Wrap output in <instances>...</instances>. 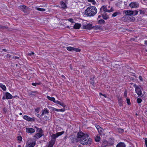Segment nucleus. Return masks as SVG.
Instances as JSON below:
<instances>
[{
    "label": "nucleus",
    "mask_w": 147,
    "mask_h": 147,
    "mask_svg": "<svg viewBox=\"0 0 147 147\" xmlns=\"http://www.w3.org/2000/svg\"><path fill=\"white\" fill-rule=\"evenodd\" d=\"M123 14H124L125 16H130L132 15L133 13V12L131 10H124L123 11Z\"/></svg>",
    "instance_id": "9b49d317"
},
{
    "label": "nucleus",
    "mask_w": 147,
    "mask_h": 147,
    "mask_svg": "<svg viewBox=\"0 0 147 147\" xmlns=\"http://www.w3.org/2000/svg\"><path fill=\"white\" fill-rule=\"evenodd\" d=\"M117 129L120 133H121L124 131L123 129L120 128H117Z\"/></svg>",
    "instance_id": "4c0bfd02"
},
{
    "label": "nucleus",
    "mask_w": 147,
    "mask_h": 147,
    "mask_svg": "<svg viewBox=\"0 0 147 147\" xmlns=\"http://www.w3.org/2000/svg\"><path fill=\"white\" fill-rule=\"evenodd\" d=\"M0 87L3 91H5L6 90V88L5 86L1 83H0Z\"/></svg>",
    "instance_id": "bb28decb"
},
{
    "label": "nucleus",
    "mask_w": 147,
    "mask_h": 147,
    "mask_svg": "<svg viewBox=\"0 0 147 147\" xmlns=\"http://www.w3.org/2000/svg\"><path fill=\"white\" fill-rule=\"evenodd\" d=\"M126 100H127V103L128 105H129L131 104L130 99L129 98H127Z\"/></svg>",
    "instance_id": "37998d69"
},
{
    "label": "nucleus",
    "mask_w": 147,
    "mask_h": 147,
    "mask_svg": "<svg viewBox=\"0 0 147 147\" xmlns=\"http://www.w3.org/2000/svg\"><path fill=\"white\" fill-rule=\"evenodd\" d=\"M26 144L27 145V147H34V146L36 144V142L31 140H29Z\"/></svg>",
    "instance_id": "0eeeda50"
},
{
    "label": "nucleus",
    "mask_w": 147,
    "mask_h": 147,
    "mask_svg": "<svg viewBox=\"0 0 147 147\" xmlns=\"http://www.w3.org/2000/svg\"><path fill=\"white\" fill-rule=\"evenodd\" d=\"M113 11V9L112 8H111L109 10H108L107 6L106 5H103L102 6L100 9V11L99 13L100 14H102V13H106V12H111Z\"/></svg>",
    "instance_id": "7ed1b4c3"
},
{
    "label": "nucleus",
    "mask_w": 147,
    "mask_h": 147,
    "mask_svg": "<svg viewBox=\"0 0 147 147\" xmlns=\"http://www.w3.org/2000/svg\"><path fill=\"white\" fill-rule=\"evenodd\" d=\"M118 103L120 106H122L123 105V101L122 97H121L118 98Z\"/></svg>",
    "instance_id": "aec40b11"
},
{
    "label": "nucleus",
    "mask_w": 147,
    "mask_h": 147,
    "mask_svg": "<svg viewBox=\"0 0 147 147\" xmlns=\"http://www.w3.org/2000/svg\"><path fill=\"white\" fill-rule=\"evenodd\" d=\"M145 141L146 147H147V138H145Z\"/></svg>",
    "instance_id": "680f3d73"
},
{
    "label": "nucleus",
    "mask_w": 147,
    "mask_h": 147,
    "mask_svg": "<svg viewBox=\"0 0 147 147\" xmlns=\"http://www.w3.org/2000/svg\"><path fill=\"white\" fill-rule=\"evenodd\" d=\"M137 102L138 103H140L142 101L141 98H138L137 99Z\"/></svg>",
    "instance_id": "a18cd8bd"
},
{
    "label": "nucleus",
    "mask_w": 147,
    "mask_h": 147,
    "mask_svg": "<svg viewBox=\"0 0 147 147\" xmlns=\"http://www.w3.org/2000/svg\"><path fill=\"white\" fill-rule=\"evenodd\" d=\"M47 98L49 100L52 101L53 102H54L55 101V99L54 97H51L50 96H47Z\"/></svg>",
    "instance_id": "7c9ffc66"
},
{
    "label": "nucleus",
    "mask_w": 147,
    "mask_h": 147,
    "mask_svg": "<svg viewBox=\"0 0 147 147\" xmlns=\"http://www.w3.org/2000/svg\"><path fill=\"white\" fill-rule=\"evenodd\" d=\"M94 77L93 78V79H91L90 80L91 83L92 85L93 86H94L95 85V83L94 81Z\"/></svg>",
    "instance_id": "58836bf2"
},
{
    "label": "nucleus",
    "mask_w": 147,
    "mask_h": 147,
    "mask_svg": "<svg viewBox=\"0 0 147 147\" xmlns=\"http://www.w3.org/2000/svg\"><path fill=\"white\" fill-rule=\"evenodd\" d=\"M101 147H106L108 146V142L107 140H104L102 142L101 144Z\"/></svg>",
    "instance_id": "f3484780"
},
{
    "label": "nucleus",
    "mask_w": 147,
    "mask_h": 147,
    "mask_svg": "<svg viewBox=\"0 0 147 147\" xmlns=\"http://www.w3.org/2000/svg\"><path fill=\"white\" fill-rule=\"evenodd\" d=\"M65 109H59V111H61L63 112L65 111Z\"/></svg>",
    "instance_id": "4d7b16f0"
},
{
    "label": "nucleus",
    "mask_w": 147,
    "mask_h": 147,
    "mask_svg": "<svg viewBox=\"0 0 147 147\" xmlns=\"http://www.w3.org/2000/svg\"><path fill=\"white\" fill-rule=\"evenodd\" d=\"M36 131L38 132L39 133H42V130L41 128H38V129L36 130Z\"/></svg>",
    "instance_id": "79ce46f5"
},
{
    "label": "nucleus",
    "mask_w": 147,
    "mask_h": 147,
    "mask_svg": "<svg viewBox=\"0 0 147 147\" xmlns=\"http://www.w3.org/2000/svg\"><path fill=\"white\" fill-rule=\"evenodd\" d=\"M139 80L141 81H143V79L142 78V76H140L139 77Z\"/></svg>",
    "instance_id": "13d9d810"
},
{
    "label": "nucleus",
    "mask_w": 147,
    "mask_h": 147,
    "mask_svg": "<svg viewBox=\"0 0 147 147\" xmlns=\"http://www.w3.org/2000/svg\"><path fill=\"white\" fill-rule=\"evenodd\" d=\"M82 28L83 29H86L88 30H90L93 28L92 24L90 23L87 24L86 25H83Z\"/></svg>",
    "instance_id": "1a4fd4ad"
},
{
    "label": "nucleus",
    "mask_w": 147,
    "mask_h": 147,
    "mask_svg": "<svg viewBox=\"0 0 147 147\" xmlns=\"http://www.w3.org/2000/svg\"><path fill=\"white\" fill-rule=\"evenodd\" d=\"M37 117H41L42 116H41V115H40L39 114H37Z\"/></svg>",
    "instance_id": "e2e57ef3"
},
{
    "label": "nucleus",
    "mask_w": 147,
    "mask_h": 147,
    "mask_svg": "<svg viewBox=\"0 0 147 147\" xmlns=\"http://www.w3.org/2000/svg\"><path fill=\"white\" fill-rule=\"evenodd\" d=\"M94 0H88V1L89 2H93Z\"/></svg>",
    "instance_id": "69168bd1"
},
{
    "label": "nucleus",
    "mask_w": 147,
    "mask_h": 147,
    "mask_svg": "<svg viewBox=\"0 0 147 147\" xmlns=\"http://www.w3.org/2000/svg\"><path fill=\"white\" fill-rule=\"evenodd\" d=\"M98 23L99 24H105V21L103 19H100L98 21Z\"/></svg>",
    "instance_id": "c85d7f7f"
},
{
    "label": "nucleus",
    "mask_w": 147,
    "mask_h": 147,
    "mask_svg": "<svg viewBox=\"0 0 147 147\" xmlns=\"http://www.w3.org/2000/svg\"><path fill=\"white\" fill-rule=\"evenodd\" d=\"M55 141L53 140H51L49 142L47 146L48 147H53L55 144Z\"/></svg>",
    "instance_id": "2eb2a0df"
},
{
    "label": "nucleus",
    "mask_w": 147,
    "mask_h": 147,
    "mask_svg": "<svg viewBox=\"0 0 147 147\" xmlns=\"http://www.w3.org/2000/svg\"><path fill=\"white\" fill-rule=\"evenodd\" d=\"M99 94L100 95H102V96H104L105 97V98H107V97L106 96V95L105 94H102V93L100 92L99 93Z\"/></svg>",
    "instance_id": "864d4df0"
},
{
    "label": "nucleus",
    "mask_w": 147,
    "mask_h": 147,
    "mask_svg": "<svg viewBox=\"0 0 147 147\" xmlns=\"http://www.w3.org/2000/svg\"><path fill=\"white\" fill-rule=\"evenodd\" d=\"M60 4L61 6V8H62L65 9L67 8V5L63 1H61L60 3Z\"/></svg>",
    "instance_id": "6ab92c4d"
},
{
    "label": "nucleus",
    "mask_w": 147,
    "mask_h": 147,
    "mask_svg": "<svg viewBox=\"0 0 147 147\" xmlns=\"http://www.w3.org/2000/svg\"><path fill=\"white\" fill-rule=\"evenodd\" d=\"M81 51L80 49H78V48H76L74 47V51H76V52H80Z\"/></svg>",
    "instance_id": "c03bdc74"
},
{
    "label": "nucleus",
    "mask_w": 147,
    "mask_h": 147,
    "mask_svg": "<svg viewBox=\"0 0 147 147\" xmlns=\"http://www.w3.org/2000/svg\"><path fill=\"white\" fill-rule=\"evenodd\" d=\"M114 140L113 138H109L108 142V146L113 145L114 144Z\"/></svg>",
    "instance_id": "ddd939ff"
},
{
    "label": "nucleus",
    "mask_w": 147,
    "mask_h": 147,
    "mask_svg": "<svg viewBox=\"0 0 147 147\" xmlns=\"http://www.w3.org/2000/svg\"><path fill=\"white\" fill-rule=\"evenodd\" d=\"M139 6V4L137 2H131L129 5V6L131 8H137Z\"/></svg>",
    "instance_id": "423d86ee"
},
{
    "label": "nucleus",
    "mask_w": 147,
    "mask_h": 147,
    "mask_svg": "<svg viewBox=\"0 0 147 147\" xmlns=\"http://www.w3.org/2000/svg\"><path fill=\"white\" fill-rule=\"evenodd\" d=\"M77 137L79 139L80 143L83 145L90 146L92 143V139L89 138V135L82 131L78 132Z\"/></svg>",
    "instance_id": "f257e3e1"
},
{
    "label": "nucleus",
    "mask_w": 147,
    "mask_h": 147,
    "mask_svg": "<svg viewBox=\"0 0 147 147\" xmlns=\"http://www.w3.org/2000/svg\"><path fill=\"white\" fill-rule=\"evenodd\" d=\"M95 126L99 132V129H102L98 125H96Z\"/></svg>",
    "instance_id": "ea45409f"
},
{
    "label": "nucleus",
    "mask_w": 147,
    "mask_h": 147,
    "mask_svg": "<svg viewBox=\"0 0 147 147\" xmlns=\"http://www.w3.org/2000/svg\"><path fill=\"white\" fill-rule=\"evenodd\" d=\"M69 138L71 142L73 143H76L79 141V139L74 135H71L69 136Z\"/></svg>",
    "instance_id": "39448f33"
},
{
    "label": "nucleus",
    "mask_w": 147,
    "mask_h": 147,
    "mask_svg": "<svg viewBox=\"0 0 147 147\" xmlns=\"http://www.w3.org/2000/svg\"><path fill=\"white\" fill-rule=\"evenodd\" d=\"M127 90H125V91H124V96L125 97H127Z\"/></svg>",
    "instance_id": "8fccbe9b"
},
{
    "label": "nucleus",
    "mask_w": 147,
    "mask_h": 147,
    "mask_svg": "<svg viewBox=\"0 0 147 147\" xmlns=\"http://www.w3.org/2000/svg\"><path fill=\"white\" fill-rule=\"evenodd\" d=\"M26 131L27 133L31 134L34 133L35 132V130L31 128H26Z\"/></svg>",
    "instance_id": "4468645a"
},
{
    "label": "nucleus",
    "mask_w": 147,
    "mask_h": 147,
    "mask_svg": "<svg viewBox=\"0 0 147 147\" xmlns=\"http://www.w3.org/2000/svg\"><path fill=\"white\" fill-rule=\"evenodd\" d=\"M17 138L18 140H19V141H21L22 140V137L21 136H18L17 137Z\"/></svg>",
    "instance_id": "de8ad7c7"
},
{
    "label": "nucleus",
    "mask_w": 147,
    "mask_h": 147,
    "mask_svg": "<svg viewBox=\"0 0 147 147\" xmlns=\"http://www.w3.org/2000/svg\"><path fill=\"white\" fill-rule=\"evenodd\" d=\"M65 132L64 131H62L61 132H58L56 133V135H57V136H60L62 134H64Z\"/></svg>",
    "instance_id": "e433bc0d"
},
{
    "label": "nucleus",
    "mask_w": 147,
    "mask_h": 147,
    "mask_svg": "<svg viewBox=\"0 0 147 147\" xmlns=\"http://www.w3.org/2000/svg\"><path fill=\"white\" fill-rule=\"evenodd\" d=\"M40 108H37L35 110V111L37 113H38L39 112Z\"/></svg>",
    "instance_id": "603ef678"
},
{
    "label": "nucleus",
    "mask_w": 147,
    "mask_h": 147,
    "mask_svg": "<svg viewBox=\"0 0 147 147\" xmlns=\"http://www.w3.org/2000/svg\"><path fill=\"white\" fill-rule=\"evenodd\" d=\"M139 10L140 12V14H144L145 13V11L144 10H142L141 9H139Z\"/></svg>",
    "instance_id": "a19ab883"
},
{
    "label": "nucleus",
    "mask_w": 147,
    "mask_h": 147,
    "mask_svg": "<svg viewBox=\"0 0 147 147\" xmlns=\"http://www.w3.org/2000/svg\"><path fill=\"white\" fill-rule=\"evenodd\" d=\"M51 137L52 138L51 139V140H53L54 141H55L56 140V138H57L58 137L57 136L56 134H53L51 136Z\"/></svg>",
    "instance_id": "cd10ccee"
},
{
    "label": "nucleus",
    "mask_w": 147,
    "mask_h": 147,
    "mask_svg": "<svg viewBox=\"0 0 147 147\" xmlns=\"http://www.w3.org/2000/svg\"><path fill=\"white\" fill-rule=\"evenodd\" d=\"M5 96H3L2 97L3 100H5L7 99H11L12 98V96L9 93L6 92L5 93Z\"/></svg>",
    "instance_id": "6e6552de"
},
{
    "label": "nucleus",
    "mask_w": 147,
    "mask_h": 147,
    "mask_svg": "<svg viewBox=\"0 0 147 147\" xmlns=\"http://www.w3.org/2000/svg\"><path fill=\"white\" fill-rule=\"evenodd\" d=\"M125 145L123 142H120L118 143L116 147H125Z\"/></svg>",
    "instance_id": "a211bd4d"
},
{
    "label": "nucleus",
    "mask_w": 147,
    "mask_h": 147,
    "mask_svg": "<svg viewBox=\"0 0 147 147\" xmlns=\"http://www.w3.org/2000/svg\"><path fill=\"white\" fill-rule=\"evenodd\" d=\"M28 93L29 95L35 96L38 94V92L37 91H34L32 92H28Z\"/></svg>",
    "instance_id": "4be33fe9"
},
{
    "label": "nucleus",
    "mask_w": 147,
    "mask_h": 147,
    "mask_svg": "<svg viewBox=\"0 0 147 147\" xmlns=\"http://www.w3.org/2000/svg\"><path fill=\"white\" fill-rule=\"evenodd\" d=\"M127 18L129 21H134L135 20V18L131 16H127Z\"/></svg>",
    "instance_id": "b1692460"
},
{
    "label": "nucleus",
    "mask_w": 147,
    "mask_h": 147,
    "mask_svg": "<svg viewBox=\"0 0 147 147\" xmlns=\"http://www.w3.org/2000/svg\"><path fill=\"white\" fill-rule=\"evenodd\" d=\"M132 11L133 12V14L132 15H133L134 16H135V15H136L138 14V10H135V11Z\"/></svg>",
    "instance_id": "72a5a7b5"
},
{
    "label": "nucleus",
    "mask_w": 147,
    "mask_h": 147,
    "mask_svg": "<svg viewBox=\"0 0 147 147\" xmlns=\"http://www.w3.org/2000/svg\"><path fill=\"white\" fill-rule=\"evenodd\" d=\"M100 140V138L99 136H97L95 138V140L96 142H99Z\"/></svg>",
    "instance_id": "f704fd0d"
},
{
    "label": "nucleus",
    "mask_w": 147,
    "mask_h": 147,
    "mask_svg": "<svg viewBox=\"0 0 147 147\" xmlns=\"http://www.w3.org/2000/svg\"><path fill=\"white\" fill-rule=\"evenodd\" d=\"M59 104L63 107H65L66 106L65 104H64L62 102H60V103Z\"/></svg>",
    "instance_id": "3c124183"
},
{
    "label": "nucleus",
    "mask_w": 147,
    "mask_h": 147,
    "mask_svg": "<svg viewBox=\"0 0 147 147\" xmlns=\"http://www.w3.org/2000/svg\"><path fill=\"white\" fill-rule=\"evenodd\" d=\"M102 15L103 19L105 20H107L109 19V16L106 13H102V14H100Z\"/></svg>",
    "instance_id": "dca6fc26"
},
{
    "label": "nucleus",
    "mask_w": 147,
    "mask_h": 147,
    "mask_svg": "<svg viewBox=\"0 0 147 147\" xmlns=\"http://www.w3.org/2000/svg\"><path fill=\"white\" fill-rule=\"evenodd\" d=\"M81 26V25L78 23L75 24L74 26V28L75 29H78L80 28Z\"/></svg>",
    "instance_id": "412c9836"
},
{
    "label": "nucleus",
    "mask_w": 147,
    "mask_h": 147,
    "mask_svg": "<svg viewBox=\"0 0 147 147\" xmlns=\"http://www.w3.org/2000/svg\"><path fill=\"white\" fill-rule=\"evenodd\" d=\"M34 53L33 52H31V53H30L28 54V55H30V56H31V55H33L34 54Z\"/></svg>",
    "instance_id": "052dcab7"
},
{
    "label": "nucleus",
    "mask_w": 147,
    "mask_h": 147,
    "mask_svg": "<svg viewBox=\"0 0 147 147\" xmlns=\"http://www.w3.org/2000/svg\"><path fill=\"white\" fill-rule=\"evenodd\" d=\"M133 86L135 88V91L136 93L139 96H142V92L141 90V86H137L135 84H134Z\"/></svg>",
    "instance_id": "20e7f679"
},
{
    "label": "nucleus",
    "mask_w": 147,
    "mask_h": 147,
    "mask_svg": "<svg viewBox=\"0 0 147 147\" xmlns=\"http://www.w3.org/2000/svg\"><path fill=\"white\" fill-rule=\"evenodd\" d=\"M49 111L47 109H45L42 110V112L41 114V116H42L45 114H47L49 113Z\"/></svg>",
    "instance_id": "393cba45"
},
{
    "label": "nucleus",
    "mask_w": 147,
    "mask_h": 147,
    "mask_svg": "<svg viewBox=\"0 0 147 147\" xmlns=\"http://www.w3.org/2000/svg\"><path fill=\"white\" fill-rule=\"evenodd\" d=\"M54 102L58 104L60 103V101H59L58 100H55V101Z\"/></svg>",
    "instance_id": "5fc2aeb1"
},
{
    "label": "nucleus",
    "mask_w": 147,
    "mask_h": 147,
    "mask_svg": "<svg viewBox=\"0 0 147 147\" xmlns=\"http://www.w3.org/2000/svg\"><path fill=\"white\" fill-rule=\"evenodd\" d=\"M145 44L147 46V40L145 41L144 42Z\"/></svg>",
    "instance_id": "338daca9"
},
{
    "label": "nucleus",
    "mask_w": 147,
    "mask_h": 147,
    "mask_svg": "<svg viewBox=\"0 0 147 147\" xmlns=\"http://www.w3.org/2000/svg\"><path fill=\"white\" fill-rule=\"evenodd\" d=\"M35 9H36L38 11H45L46 10V9H45L38 7H35Z\"/></svg>",
    "instance_id": "2f4dec72"
},
{
    "label": "nucleus",
    "mask_w": 147,
    "mask_h": 147,
    "mask_svg": "<svg viewBox=\"0 0 147 147\" xmlns=\"http://www.w3.org/2000/svg\"><path fill=\"white\" fill-rule=\"evenodd\" d=\"M28 8V7L24 5H20L18 6V9L21 10L24 13L27 12V10Z\"/></svg>",
    "instance_id": "9d476101"
},
{
    "label": "nucleus",
    "mask_w": 147,
    "mask_h": 147,
    "mask_svg": "<svg viewBox=\"0 0 147 147\" xmlns=\"http://www.w3.org/2000/svg\"><path fill=\"white\" fill-rule=\"evenodd\" d=\"M2 50H3V51H4L5 52H6L7 51V50L6 49H2Z\"/></svg>",
    "instance_id": "0e129e2a"
},
{
    "label": "nucleus",
    "mask_w": 147,
    "mask_h": 147,
    "mask_svg": "<svg viewBox=\"0 0 147 147\" xmlns=\"http://www.w3.org/2000/svg\"><path fill=\"white\" fill-rule=\"evenodd\" d=\"M51 109L53 111H59V109H57L54 107H51Z\"/></svg>",
    "instance_id": "49530a36"
},
{
    "label": "nucleus",
    "mask_w": 147,
    "mask_h": 147,
    "mask_svg": "<svg viewBox=\"0 0 147 147\" xmlns=\"http://www.w3.org/2000/svg\"><path fill=\"white\" fill-rule=\"evenodd\" d=\"M42 135V133H38L35 134L34 137L38 138L41 137Z\"/></svg>",
    "instance_id": "a878e982"
},
{
    "label": "nucleus",
    "mask_w": 147,
    "mask_h": 147,
    "mask_svg": "<svg viewBox=\"0 0 147 147\" xmlns=\"http://www.w3.org/2000/svg\"><path fill=\"white\" fill-rule=\"evenodd\" d=\"M121 14L120 12H116L113 13L112 15V17H115L117 16V15H120Z\"/></svg>",
    "instance_id": "c756f323"
},
{
    "label": "nucleus",
    "mask_w": 147,
    "mask_h": 147,
    "mask_svg": "<svg viewBox=\"0 0 147 147\" xmlns=\"http://www.w3.org/2000/svg\"><path fill=\"white\" fill-rule=\"evenodd\" d=\"M123 20L124 22H127L128 21L127 18V16L125 15L122 17Z\"/></svg>",
    "instance_id": "473e14b6"
},
{
    "label": "nucleus",
    "mask_w": 147,
    "mask_h": 147,
    "mask_svg": "<svg viewBox=\"0 0 147 147\" xmlns=\"http://www.w3.org/2000/svg\"><path fill=\"white\" fill-rule=\"evenodd\" d=\"M67 20L72 23H74V22L73 21V19L72 18H70L68 19Z\"/></svg>",
    "instance_id": "09e8293b"
},
{
    "label": "nucleus",
    "mask_w": 147,
    "mask_h": 147,
    "mask_svg": "<svg viewBox=\"0 0 147 147\" xmlns=\"http://www.w3.org/2000/svg\"><path fill=\"white\" fill-rule=\"evenodd\" d=\"M92 2V4L93 5H94L96 3V2L94 1H93V2Z\"/></svg>",
    "instance_id": "774afa93"
},
{
    "label": "nucleus",
    "mask_w": 147,
    "mask_h": 147,
    "mask_svg": "<svg viewBox=\"0 0 147 147\" xmlns=\"http://www.w3.org/2000/svg\"><path fill=\"white\" fill-rule=\"evenodd\" d=\"M13 58L15 59H19V57L17 56H14L13 57Z\"/></svg>",
    "instance_id": "bf43d9fd"
},
{
    "label": "nucleus",
    "mask_w": 147,
    "mask_h": 147,
    "mask_svg": "<svg viewBox=\"0 0 147 147\" xmlns=\"http://www.w3.org/2000/svg\"><path fill=\"white\" fill-rule=\"evenodd\" d=\"M93 28L96 30H101L102 29V28L101 26L97 25L93 27Z\"/></svg>",
    "instance_id": "5701e85b"
},
{
    "label": "nucleus",
    "mask_w": 147,
    "mask_h": 147,
    "mask_svg": "<svg viewBox=\"0 0 147 147\" xmlns=\"http://www.w3.org/2000/svg\"><path fill=\"white\" fill-rule=\"evenodd\" d=\"M66 49L68 51H73L74 50V47H66Z\"/></svg>",
    "instance_id": "c9c22d12"
},
{
    "label": "nucleus",
    "mask_w": 147,
    "mask_h": 147,
    "mask_svg": "<svg viewBox=\"0 0 147 147\" xmlns=\"http://www.w3.org/2000/svg\"><path fill=\"white\" fill-rule=\"evenodd\" d=\"M97 12V9L95 6L88 7L85 10V15L87 16L91 17L95 15Z\"/></svg>",
    "instance_id": "f03ea898"
},
{
    "label": "nucleus",
    "mask_w": 147,
    "mask_h": 147,
    "mask_svg": "<svg viewBox=\"0 0 147 147\" xmlns=\"http://www.w3.org/2000/svg\"><path fill=\"white\" fill-rule=\"evenodd\" d=\"M23 118L25 120L29 121H33L35 120L34 117L31 118L27 115H25L23 117Z\"/></svg>",
    "instance_id": "f8f14e48"
},
{
    "label": "nucleus",
    "mask_w": 147,
    "mask_h": 147,
    "mask_svg": "<svg viewBox=\"0 0 147 147\" xmlns=\"http://www.w3.org/2000/svg\"><path fill=\"white\" fill-rule=\"evenodd\" d=\"M32 84V86H36V85L38 84V83H33Z\"/></svg>",
    "instance_id": "6e6d98bb"
}]
</instances>
